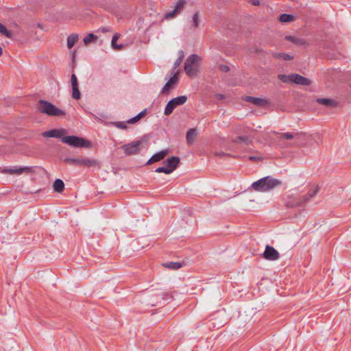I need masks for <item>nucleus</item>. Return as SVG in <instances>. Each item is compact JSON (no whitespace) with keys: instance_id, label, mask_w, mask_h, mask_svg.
Returning <instances> with one entry per match:
<instances>
[{"instance_id":"39448f33","label":"nucleus","mask_w":351,"mask_h":351,"mask_svg":"<svg viewBox=\"0 0 351 351\" xmlns=\"http://www.w3.org/2000/svg\"><path fill=\"white\" fill-rule=\"evenodd\" d=\"M33 171L32 167H17L14 166L13 167H0V173H5V174H17L20 175L23 173H29Z\"/></svg>"},{"instance_id":"412c9836","label":"nucleus","mask_w":351,"mask_h":351,"mask_svg":"<svg viewBox=\"0 0 351 351\" xmlns=\"http://www.w3.org/2000/svg\"><path fill=\"white\" fill-rule=\"evenodd\" d=\"M197 136V132L195 128H191L186 132V142L189 145H191L196 136Z\"/></svg>"},{"instance_id":"4be33fe9","label":"nucleus","mask_w":351,"mask_h":351,"mask_svg":"<svg viewBox=\"0 0 351 351\" xmlns=\"http://www.w3.org/2000/svg\"><path fill=\"white\" fill-rule=\"evenodd\" d=\"M317 102L319 104L326 106H331L335 107L337 106V102L333 99H328V98H319L317 99Z\"/></svg>"},{"instance_id":"c03bdc74","label":"nucleus","mask_w":351,"mask_h":351,"mask_svg":"<svg viewBox=\"0 0 351 351\" xmlns=\"http://www.w3.org/2000/svg\"><path fill=\"white\" fill-rule=\"evenodd\" d=\"M145 112H146V110H143L142 112H139V113L136 115V116H137V117H138V119H139V120L143 117V116L145 115Z\"/></svg>"},{"instance_id":"09e8293b","label":"nucleus","mask_w":351,"mask_h":351,"mask_svg":"<svg viewBox=\"0 0 351 351\" xmlns=\"http://www.w3.org/2000/svg\"><path fill=\"white\" fill-rule=\"evenodd\" d=\"M101 31H102V32H108L109 29L108 27H102Z\"/></svg>"},{"instance_id":"9d476101","label":"nucleus","mask_w":351,"mask_h":351,"mask_svg":"<svg viewBox=\"0 0 351 351\" xmlns=\"http://www.w3.org/2000/svg\"><path fill=\"white\" fill-rule=\"evenodd\" d=\"M77 166H82L85 167H100L99 162L95 159L80 157L77 158Z\"/></svg>"},{"instance_id":"7ed1b4c3","label":"nucleus","mask_w":351,"mask_h":351,"mask_svg":"<svg viewBox=\"0 0 351 351\" xmlns=\"http://www.w3.org/2000/svg\"><path fill=\"white\" fill-rule=\"evenodd\" d=\"M62 142L73 147H85L90 148L91 143L82 137L77 136H67L62 138Z\"/></svg>"},{"instance_id":"72a5a7b5","label":"nucleus","mask_w":351,"mask_h":351,"mask_svg":"<svg viewBox=\"0 0 351 351\" xmlns=\"http://www.w3.org/2000/svg\"><path fill=\"white\" fill-rule=\"evenodd\" d=\"M155 171L156 173H164L165 174H170L172 173V169H167V167H158Z\"/></svg>"},{"instance_id":"c756f323","label":"nucleus","mask_w":351,"mask_h":351,"mask_svg":"<svg viewBox=\"0 0 351 351\" xmlns=\"http://www.w3.org/2000/svg\"><path fill=\"white\" fill-rule=\"evenodd\" d=\"M0 33L6 36L7 38H11L12 34L10 31L8 30L6 27L3 25L1 23H0Z\"/></svg>"},{"instance_id":"c9c22d12","label":"nucleus","mask_w":351,"mask_h":351,"mask_svg":"<svg viewBox=\"0 0 351 351\" xmlns=\"http://www.w3.org/2000/svg\"><path fill=\"white\" fill-rule=\"evenodd\" d=\"M64 162L71 165L77 166V158L66 157L64 159Z\"/></svg>"},{"instance_id":"dca6fc26","label":"nucleus","mask_w":351,"mask_h":351,"mask_svg":"<svg viewBox=\"0 0 351 351\" xmlns=\"http://www.w3.org/2000/svg\"><path fill=\"white\" fill-rule=\"evenodd\" d=\"M304 204H305V202H303L302 197H289L285 202L286 207L291 208L301 206Z\"/></svg>"},{"instance_id":"8fccbe9b","label":"nucleus","mask_w":351,"mask_h":351,"mask_svg":"<svg viewBox=\"0 0 351 351\" xmlns=\"http://www.w3.org/2000/svg\"><path fill=\"white\" fill-rule=\"evenodd\" d=\"M3 54V48L0 46V57L2 56Z\"/></svg>"},{"instance_id":"6e6552de","label":"nucleus","mask_w":351,"mask_h":351,"mask_svg":"<svg viewBox=\"0 0 351 351\" xmlns=\"http://www.w3.org/2000/svg\"><path fill=\"white\" fill-rule=\"evenodd\" d=\"M198 58L197 55L192 54L186 58L184 62V71L187 75L190 77L195 75V71L193 64L197 61Z\"/></svg>"},{"instance_id":"a18cd8bd","label":"nucleus","mask_w":351,"mask_h":351,"mask_svg":"<svg viewBox=\"0 0 351 351\" xmlns=\"http://www.w3.org/2000/svg\"><path fill=\"white\" fill-rule=\"evenodd\" d=\"M178 58H180L182 59V60H183L184 58V52L182 51V50H180L178 51Z\"/></svg>"},{"instance_id":"f03ea898","label":"nucleus","mask_w":351,"mask_h":351,"mask_svg":"<svg viewBox=\"0 0 351 351\" xmlns=\"http://www.w3.org/2000/svg\"><path fill=\"white\" fill-rule=\"evenodd\" d=\"M38 110L40 113L46 114L51 117H60L66 114L64 111L58 108L53 104L43 99L38 101Z\"/></svg>"},{"instance_id":"2f4dec72","label":"nucleus","mask_w":351,"mask_h":351,"mask_svg":"<svg viewBox=\"0 0 351 351\" xmlns=\"http://www.w3.org/2000/svg\"><path fill=\"white\" fill-rule=\"evenodd\" d=\"M193 27L197 28L199 24V12L197 11L193 16Z\"/></svg>"},{"instance_id":"393cba45","label":"nucleus","mask_w":351,"mask_h":351,"mask_svg":"<svg viewBox=\"0 0 351 351\" xmlns=\"http://www.w3.org/2000/svg\"><path fill=\"white\" fill-rule=\"evenodd\" d=\"M78 40V35L76 34H71L67 38V47L69 49H71L75 43Z\"/></svg>"},{"instance_id":"49530a36","label":"nucleus","mask_w":351,"mask_h":351,"mask_svg":"<svg viewBox=\"0 0 351 351\" xmlns=\"http://www.w3.org/2000/svg\"><path fill=\"white\" fill-rule=\"evenodd\" d=\"M216 98L218 99H223L225 98V96L222 94H217Z\"/></svg>"},{"instance_id":"de8ad7c7","label":"nucleus","mask_w":351,"mask_h":351,"mask_svg":"<svg viewBox=\"0 0 351 351\" xmlns=\"http://www.w3.org/2000/svg\"><path fill=\"white\" fill-rule=\"evenodd\" d=\"M258 159H259V158L256 157V156H250L249 157V160H252V161H255V160H257Z\"/></svg>"},{"instance_id":"f3484780","label":"nucleus","mask_w":351,"mask_h":351,"mask_svg":"<svg viewBox=\"0 0 351 351\" xmlns=\"http://www.w3.org/2000/svg\"><path fill=\"white\" fill-rule=\"evenodd\" d=\"M169 149H164L162 150L155 154H154L146 162L147 165H152L154 162L160 161L163 160L169 154Z\"/></svg>"},{"instance_id":"f704fd0d","label":"nucleus","mask_w":351,"mask_h":351,"mask_svg":"<svg viewBox=\"0 0 351 351\" xmlns=\"http://www.w3.org/2000/svg\"><path fill=\"white\" fill-rule=\"evenodd\" d=\"M278 77L282 82H285V83L291 82V74H289V75L280 74V75H278Z\"/></svg>"},{"instance_id":"0eeeda50","label":"nucleus","mask_w":351,"mask_h":351,"mask_svg":"<svg viewBox=\"0 0 351 351\" xmlns=\"http://www.w3.org/2000/svg\"><path fill=\"white\" fill-rule=\"evenodd\" d=\"M304 133L303 132H296L295 134H291L290 132H284L279 134L280 139H294V144L298 146H300L303 144L302 141L304 140Z\"/></svg>"},{"instance_id":"ea45409f","label":"nucleus","mask_w":351,"mask_h":351,"mask_svg":"<svg viewBox=\"0 0 351 351\" xmlns=\"http://www.w3.org/2000/svg\"><path fill=\"white\" fill-rule=\"evenodd\" d=\"M139 121L138 119V117H137V116H135L134 117L132 118V119H130L127 123H129V124H133V123H135L136 122H138Z\"/></svg>"},{"instance_id":"58836bf2","label":"nucleus","mask_w":351,"mask_h":351,"mask_svg":"<svg viewBox=\"0 0 351 351\" xmlns=\"http://www.w3.org/2000/svg\"><path fill=\"white\" fill-rule=\"evenodd\" d=\"M219 69L222 72H228L230 71V67L226 64H220L219 66Z\"/></svg>"},{"instance_id":"423d86ee","label":"nucleus","mask_w":351,"mask_h":351,"mask_svg":"<svg viewBox=\"0 0 351 351\" xmlns=\"http://www.w3.org/2000/svg\"><path fill=\"white\" fill-rule=\"evenodd\" d=\"M142 140L132 141L130 143L123 145L121 147V149L123 150L126 156L134 155L139 152L140 146L142 145Z\"/></svg>"},{"instance_id":"1a4fd4ad","label":"nucleus","mask_w":351,"mask_h":351,"mask_svg":"<svg viewBox=\"0 0 351 351\" xmlns=\"http://www.w3.org/2000/svg\"><path fill=\"white\" fill-rule=\"evenodd\" d=\"M178 82V73H171V77L167 81V82L165 84L163 88H162L160 93L162 94H168L169 91L173 89Z\"/></svg>"},{"instance_id":"cd10ccee","label":"nucleus","mask_w":351,"mask_h":351,"mask_svg":"<svg viewBox=\"0 0 351 351\" xmlns=\"http://www.w3.org/2000/svg\"><path fill=\"white\" fill-rule=\"evenodd\" d=\"M97 36L96 35H95L93 33H90L84 38L83 41L84 43L87 45L93 42H95V40H97Z\"/></svg>"},{"instance_id":"473e14b6","label":"nucleus","mask_w":351,"mask_h":351,"mask_svg":"<svg viewBox=\"0 0 351 351\" xmlns=\"http://www.w3.org/2000/svg\"><path fill=\"white\" fill-rule=\"evenodd\" d=\"M241 141H243V142L245 143L246 144H248L249 138L246 136H239L232 140V142H234V143H239Z\"/></svg>"},{"instance_id":"e433bc0d","label":"nucleus","mask_w":351,"mask_h":351,"mask_svg":"<svg viewBox=\"0 0 351 351\" xmlns=\"http://www.w3.org/2000/svg\"><path fill=\"white\" fill-rule=\"evenodd\" d=\"M215 155L216 156L219 157V158H226V157H230V156H232L231 154L226 153L224 152H216L215 153Z\"/></svg>"},{"instance_id":"20e7f679","label":"nucleus","mask_w":351,"mask_h":351,"mask_svg":"<svg viewBox=\"0 0 351 351\" xmlns=\"http://www.w3.org/2000/svg\"><path fill=\"white\" fill-rule=\"evenodd\" d=\"M186 101L187 97L185 95H181L171 99L165 106L164 111L165 115L169 116L176 108L178 106L183 105Z\"/></svg>"},{"instance_id":"a878e982","label":"nucleus","mask_w":351,"mask_h":351,"mask_svg":"<svg viewBox=\"0 0 351 351\" xmlns=\"http://www.w3.org/2000/svg\"><path fill=\"white\" fill-rule=\"evenodd\" d=\"M295 20V16L289 14H282L279 16V21L282 23H290Z\"/></svg>"},{"instance_id":"37998d69","label":"nucleus","mask_w":351,"mask_h":351,"mask_svg":"<svg viewBox=\"0 0 351 351\" xmlns=\"http://www.w3.org/2000/svg\"><path fill=\"white\" fill-rule=\"evenodd\" d=\"M271 54L276 58H282L283 53H272Z\"/></svg>"},{"instance_id":"a211bd4d","label":"nucleus","mask_w":351,"mask_h":351,"mask_svg":"<svg viewBox=\"0 0 351 351\" xmlns=\"http://www.w3.org/2000/svg\"><path fill=\"white\" fill-rule=\"evenodd\" d=\"M71 86H72V97L75 99H80V92L78 88V82L76 75L73 73L71 77Z\"/></svg>"},{"instance_id":"bb28decb","label":"nucleus","mask_w":351,"mask_h":351,"mask_svg":"<svg viewBox=\"0 0 351 351\" xmlns=\"http://www.w3.org/2000/svg\"><path fill=\"white\" fill-rule=\"evenodd\" d=\"M163 265L170 269L177 270L180 269L182 265L178 262H169L163 264Z\"/></svg>"},{"instance_id":"a19ab883","label":"nucleus","mask_w":351,"mask_h":351,"mask_svg":"<svg viewBox=\"0 0 351 351\" xmlns=\"http://www.w3.org/2000/svg\"><path fill=\"white\" fill-rule=\"evenodd\" d=\"M282 59L285 60H293V57L287 54V53H283L282 54Z\"/></svg>"},{"instance_id":"4468645a","label":"nucleus","mask_w":351,"mask_h":351,"mask_svg":"<svg viewBox=\"0 0 351 351\" xmlns=\"http://www.w3.org/2000/svg\"><path fill=\"white\" fill-rule=\"evenodd\" d=\"M186 3V0H178L176 3L174 10L171 12H167L165 15V19H169L173 18L181 10L183 9L184 6Z\"/></svg>"},{"instance_id":"f8f14e48","label":"nucleus","mask_w":351,"mask_h":351,"mask_svg":"<svg viewBox=\"0 0 351 351\" xmlns=\"http://www.w3.org/2000/svg\"><path fill=\"white\" fill-rule=\"evenodd\" d=\"M291 82L303 86H309L311 84V82L309 79L304 77L298 73L291 74Z\"/></svg>"},{"instance_id":"79ce46f5","label":"nucleus","mask_w":351,"mask_h":351,"mask_svg":"<svg viewBox=\"0 0 351 351\" xmlns=\"http://www.w3.org/2000/svg\"><path fill=\"white\" fill-rule=\"evenodd\" d=\"M249 2L252 4L253 5L257 6L260 5V1L259 0H249Z\"/></svg>"},{"instance_id":"4c0bfd02","label":"nucleus","mask_w":351,"mask_h":351,"mask_svg":"<svg viewBox=\"0 0 351 351\" xmlns=\"http://www.w3.org/2000/svg\"><path fill=\"white\" fill-rule=\"evenodd\" d=\"M113 124L117 128H120V129H126L127 128V125H125V123L122 121L114 122Z\"/></svg>"},{"instance_id":"f257e3e1","label":"nucleus","mask_w":351,"mask_h":351,"mask_svg":"<svg viewBox=\"0 0 351 351\" xmlns=\"http://www.w3.org/2000/svg\"><path fill=\"white\" fill-rule=\"evenodd\" d=\"M282 184V182L271 176H266L254 182L252 188L259 192H266L274 189Z\"/></svg>"},{"instance_id":"b1692460","label":"nucleus","mask_w":351,"mask_h":351,"mask_svg":"<svg viewBox=\"0 0 351 351\" xmlns=\"http://www.w3.org/2000/svg\"><path fill=\"white\" fill-rule=\"evenodd\" d=\"M319 187L317 186L314 189L310 191L306 195L302 196L303 202L305 203L313 197L319 191Z\"/></svg>"},{"instance_id":"7c9ffc66","label":"nucleus","mask_w":351,"mask_h":351,"mask_svg":"<svg viewBox=\"0 0 351 351\" xmlns=\"http://www.w3.org/2000/svg\"><path fill=\"white\" fill-rule=\"evenodd\" d=\"M182 61L183 60H182V59L177 58V60L175 61L173 68L171 69V73H178V75H179L180 71L176 70V69L181 64Z\"/></svg>"},{"instance_id":"9b49d317","label":"nucleus","mask_w":351,"mask_h":351,"mask_svg":"<svg viewBox=\"0 0 351 351\" xmlns=\"http://www.w3.org/2000/svg\"><path fill=\"white\" fill-rule=\"evenodd\" d=\"M263 257L266 260L276 261L279 258L280 254L274 247L267 245L263 253Z\"/></svg>"},{"instance_id":"6ab92c4d","label":"nucleus","mask_w":351,"mask_h":351,"mask_svg":"<svg viewBox=\"0 0 351 351\" xmlns=\"http://www.w3.org/2000/svg\"><path fill=\"white\" fill-rule=\"evenodd\" d=\"M180 158L177 156H171L165 161V165L169 169H172V172L176 169L180 164Z\"/></svg>"},{"instance_id":"ddd939ff","label":"nucleus","mask_w":351,"mask_h":351,"mask_svg":"<svg viewBox=\"0 0 351 351\" xmlns=\"http://www.w3.org/2000/svg\"><path fill=\"white\" fill-rule=\"evenodd\" d=\"M66 133V130L63 128L59 130L52 129L43 132V136L44 137L60 138L64 137L63 135H64Z\"/></svg>"},{"instance_id":"aec40b11","label":"nucleus","mask_w":351,"mask_h":351,"mask_svg":"<svg viewBox=\"0 0 351 351\" xmlns=\"http://www.w3.org/2000/svg\"><path fill=\"white\" fill-rule=\"evenodd\" d=\"M285 39L292 43L297 46H306L307 43L304 38H298L294 36H286Z\"/></svg>"},{"instance_id":"c85d7f7f","label":"nucleus","mask_w":351,"mask_h":351,"mask_svg":"<svg viewBox=\"0 0 351 351\" xmlns=\"http://www.w3.org/2000/svg\"><path fill=\"white\" fill-rule=\"evenodd\" d=\"M119 36L120 35L119 34H115L113 36V37L112 38V41H111L112 47L114 49H117V50H120V49H121L123 48V45H117V41L119 39Z\"/></svg>"},{"instance_id":"5701e85b","label":"nucleus","mask_w":351,"mask_h":351,"mask_svg":"<svg viewBox=\"0 0 351 351\" xmlns=\"http://www.w3.org/2000/svg\"><path fill=\"white\" fill-rule=\"evenodd\" d=\"M53 190L56 192L61 193L64 189V182L60 179H56L53 184Z\"/></svg>"},{"instance_id":"2eb2a0df","label":"nucleus","mask_w":351,"mask_h":351,"mask_svg":"<svg viewBox=\"0 0 351 351\" xmlns=\"http://www.w3.org/2000/svg\"><path fill=\"white\" fill-rule=\"evenodd\" d=\"M244 100L247 102L252 103L254 105L260 107L266 106L269 104V101L267 99L255 97L252 96H246Z\"/></svg>"}]
</instances>
